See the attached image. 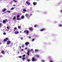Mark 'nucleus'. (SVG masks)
I'll return each instance as SVG.
<instances>
[{
    "mask_svg": "<svg viewBox=\"0 0 62 62\" xmlns=\"http://www.w3.org/2000/svg\"><path fill=\"white\" fill-rule=\"evenodd\" d=\"M46 29L45 28H43L41 30H40V31H45V30H46Z\"/></svg>",
    "mask_w": 62,
    "mask_h": 62,
    "instance_id": "nucleus-10",
    "label": "nucleus"
},
{
    "mask_svg": "<svg viewBox=\"0 0 62 62\" xmlns=\"http://www.w3.org/2000/svg\"><path fill=\"white\" fill-rule=\"evenodd\" d=\"M21 18L22 19L24 18V15L22 16L21 17Z\"/></svg>",
    "mask_w": 62,
    "mask_h": 62,
    "instance_id": "nucleus-14",
    "label": "nucleus"
},
{
    "mask_svg": "<svg viewBox=\"0 0 62 62\" xmlns=\"http://www.w3.org/2000/svg\"><path fill=\"white\" fill-rule=\"evenodd\" d=\"M15 34H19V31H16L15 32Z\"/></svg>",
    "mask_w": 62,
    "mask_h": 62,
    "instance_id": "nucleus-13",
    "label": "nucleus"
},
{
    "mask_svg": "<svg viewBox=\"0 0 62 62\" xmlns=\"http://www.w3.org/2000/svg\"><path fill=\"white\" fill-rule=\"evenodd\" d=\"M21 47L22 48H23L24 47V46L23 45H22L21 46Z\"/></svg>",
    "mask_w": 62,
    "mask_h": 62,
    "instance_id": "nucleus-29",
    "label": "nucleus"
},
{
    "mask_svg": "<svg viewBox=\"0 0 62 62\" xmlns=\"http://www.w3.org/2000/svg\"><path fill=\"white\" fill-rule=\"evenodd\" d=\"M29 29L30 31H32L33 30V29L32 28H29Z\"/></svg>",
    "mask_w": 62,
    "mask_h": 62,
    "instance_id": "nucleus-8",
    "label": "nucleus"
},
{
    "mask_svg": "<svg viewBox=\"0 0 62 62\" xmlns=\"http://www.w3.org/2000/svg\"><path fill=\"white\" fill-rule=\"evenodd\" d=\"M25 49H26V50H27V48H26V47L25 48Z\"/></svg>",
    "mask_w": 62,
    "mask_h": 62,
    "instance_id": "nucleus-46",
    "label": "nucleus"
},
{
    "mask_svg": "<svg viewBox=\"0 0 62 62\" xmlns=\"http://www.w3.org/2000/svg\"><path fill=\"white\" fill-rule=\"evenodd\" d=\"M29 39H31V37H30V36H29Z\"/></svg>",
    "mask_w": 62,
    "mask_h": 62,
    "instance_id": "nucleus-43",
    "label": "nucleus"
},
{
    "mask_svg": "<svg viewBox=\"0 0 62 62\" xmlns=\"http://www.w3.org/2000/svg\"><path fill=\"white\" fill-rule=\"evenodd\" d=\"M9 39L8 38H6V39H3V41H4V42H6V41H7Z\"/></svg>",
    "mask_w": 62,
    "mask_h": 62,
    "instance_id": "nucleus-3",
    "label": "nucleus"
},
{
    "mask_svg": "<svg viewBox=\"0 0 62 62\" xmlns=\"http://www.w3.org/2000/svg\"><path fill=\"white\" fill-rule=\"evenodd\" d=\"M21 51H23V49H21Z\"/></svg>",
    "mask_w": 62,
    "mask_h": 62,
    "instance_id": "nucleus-45",
    "label": "nucleus"
},
{
    "mask_svg": "<svg viewBox=\"0 0 62 62\" xmlns=\"http://www.w3.org/2000/svg\"><path fill=\"white\" fill-rule=\"evenodd\" d=\"M16 19V17L15 16H14L13 18V20H15Z\"/></svg>",
    "mask_w": 62,
    "mask_h": 62,
    "instance_id": "nucleus-16",
    "label": "nucleus"
},
{
    "mask_svg": "<svg viewBox=\"0 0 62 62\" xmlns=\"http://www.w3.org/2000/svg\"><path fill=\"white\" fill-rule=\"evenodd\" d=\"M13 1L15 2V3H16L17 2V0H13Z\"/></svg>",
    "mask_w": 62,
    "mask_h": 62,
    "instance_id": "nucleus-21",
    "label": "nucleus"
},
{
    "mask_svg": "<svg viewBox=\"0 0 62 62\" xmlns=\"http://www.w3.org/2000/svg\"><path fill=\"white\" fill-rule=\"evenodd\" d=\"M7 0H5V1H6Z\"/></svg>",
    "mask_w": 62,
    "mask_h": 62,
    "instance_id": "nucleus-53",
    "label": "nucleus"
},
{
    "mask_svg": "<svg viewBox=\"0 0 62 62\" xmlns=\"http://www.w3.org/2000/svg\"><path fill=\"white\" fill-rule=\"evenodd\" d=\"M19 58H22V56H19Z\"/></svg>",
    "mask_w": 62,
    "mask_h": 62,
    "instance_id": "nucleus-36",
    "label": "nucleus"
},
{
    "mask_svg": "<svg viewBox=\"0 0 62 62\" xmlns=\"http://www.w3.org/2000/svg\"><path fill=\"white\" fill-rule=\"evenodd\" d=\"M39 55H36V57H39Z\"/></svg>",
    "mask_w": 62,
    "mask_h": 62,
    "instance_id": "nucleus-19",
    "label": "nucleus"
},
{
    "mask_svg": "<svg viewBox=\"0 0 62 62\" xmlns=\"http://www.w3.org/2000/svg\"><path fill=\"white\" fill-rule=\"evenodd\" d=\"M61 12H62V10H61Z\"/></svg>",
    "mask_w": 62,
    "mask_h": 62,
    "instance_id": "nucleus-50",
    "label": "nucleus"
},
{
    "mask_svg": "<svg viewBox=\"0 0 62 62\" xmlns=\"http://www.w3.org/2000/svg\"><path fill=\"white\" fill-rule=\"evenodd\" d=\"M3 35H6V33L5 32H4L3 33Z\"/></svg>",
    "mask_w": 62,
    "mask_h": 62,
    "instance_id": "nucleus-35",
    "label": "nucleus"
},
{
    "mask_svg": "<svg viewBox=\"0 0 62 62\" xmlns=\"http://www.w3.org/2000/svg\"><path fill=\"white\" fill-rule=\"evenodd\" d=\"M35 52H39V50H38V49H35Z\"/></svg>",
    "mask_w": 62,
    "mask_h": 62,
    "instance_id": "nucleus-18",
    "label": "nucleus"
},
{
    "mask_svg": "<svg viewBox=\"0 0 62 62\" xmlns=\"http://www.w3.org/2000/svg\"><path fill=\"white\" fill-rule=\"evenodd\" d=\"M34 39H32V41H34Z\"/></svg>",
    "mask_w": 62,
    "mask_h": 62,
    "instance_id": "nucleus-40",
    "label": "nucleus"
},
{
    "mask_svg": "<svg viewBox=\"0 0 62 62\" xmlns=\"http://www.w3.org/2000/svg\"><path fill=\"white\" fill-rule=\"evenodd\" d=\"M26 3L28 5H30V3L29 2H27V1H26Z\"/></svg>",
    "mask_w": 62,
    "mask_h": 62,
    "instance_id": "nucleus-12",
    "label": "nucleus"
},
{
    "mask_svg": "<svg viewBox=\"0 0 62 62\" xmlns=\"http://www.w3.org/2000/svg\"><path fill=\"white\" fill-rule=\"evenodd\" d=\"M7 12H8V13H10V11H8V10L7 11Z\"/></svg>",
    "mask_w": 62,
    "mask_h": 62,
    "instance_id": "nucleus-28",
    "label": "nucleus"
},
{
    "mask_svg": "<svg viewBox=\"0 0 62 62\" xmlns=\"http://www.w3.org/2000/svg\"><path fill=\"white\" fill-rule=\"evenodd\" d=\"M24 33H26V34H28L29 33V31L25 30V31H24Z\"/></svg>",
    "mask_w": 62,
    "mask_h": 62,
    "instance_id": "nucleus-5",
    "label": "nucleus"
},
{
    "mask_svg": "<svg viewBox=\"0 0 62 62\" xmlns=\"http://www.w3.org/2000/svg\"><path fill=\"white\" fill-rule=\"evenodd\" d=\"M6 10H7V9L5 8H4L3 10H2V12H5V11Z\"/></svg>",
    "mask_w": 62,
    "mask_h": 62,
    "instance_id": "nucleus-11",
    "label": "nucleus"
},
{
    "mask_svg": "<svg viewBox=\"0 0 62 62\" xmlns=\"http://www.w3.org/2000/svg\"><path fill=\"white\" fill-rule=\"evenodd\" d=\"M34 27L36 28V27H37V25H34Z\"/></svg>",
    "mask_w": 62,
    "mask_h": 62,
    "instance_id": "nucleus-26",
    "label": "nucleus"
},
{
    "mask_svg": "<svg viewBox=\"0 0 62 62\" xmlns=\"http://www.w3.org/2000/svg\"><path fill=\"white\" fill-rule=\"evenodd\" d=\"M21 48H22V47H21V46H19V49H21Z\"/></svg>",
    "mask_w": 62,
    "mask_h": 62,
    "instance_id": "nucleus-39",
    "label": "nucleus"
},
{
    "mask_svg": "<svg viewBox=\"0 0 62 62\" xmlns=\"http://www.w3.org/2000/svg\"><path fill=\"white\" fill-rule=\"evenodd\" d=\"M14 29H15V30H16V29H17V28L15 27L14 28Z\"/></svg>",
    "mask_w": 62,
    "mask_h": 62,
    "instance_id": "nucleus-38",
    "label": "nucleus"
},
{
    "mask_svg": "<svg viewBox=\"0 0 62 62\" xmlns=\"http://www.w3.org/2000/svg\"><path fill=\"white\" fill-rule=\"evenodd\" d=\"M1 53H2V54H5V52L4 51H1Z\"/></svg>",
    "mask_w": 62,
    "mask_h": 62,
    "instance_id": "nucleus-17",
    "label": "nucleus"
},
{
    "mask_svg": "<svg viewBox=\"0 0 62 62\" xmlns=\"http://www.w3.org/2000/svg\"><path fill=\"white\" fill-rule=\"evenodd\" d=\"M25 54H24L23 55V57H25Z\"/></svg>",
    "mask_w": 62,
    "mask_h": 62,
    "instance_id": "nucleus-32",
    "label": "nucleus"
},
{
    "mask_svg": "<svg viewBox=\"0 0 62 62\" xmlns=\"http://www.w3.org/2000/svg\"><path fill=\"white\" fill-rule=\"evenodd\" d=\"M10 43H11V41H10L9 40L7 42V43L8 45H9V44H10Z\"/></svg>",
    "mask_w": 62,
    "mask_h": 62,
    "instance_id": "nucleus-7",
    "label": "nucleus"
},
{
    "mask_svg": "<svg viewBox=\"0 0 62 62\" xmlns=\"http://www.w3.org/2000/svg\"><path fill=\"white\" fill-rule=\"evenodd\" d=\"M20 33H22V31H21L20 32Z\"/></svg>",
    "mask_w": 62,
    "mask_h": 62,
    "instance_id": "nucleus-47",
    "label": "nucleus"
},
{
    "mask_svg": "<svg viewBox=\"0 0 62 62\" xmlns=\"http://www.w3.org/2000/svg\"><path fill=\"white\" fill-rule=\"evenodd\" d=\"M41 61H42V62H45V61L43 60H42Z\"/></svg>",
    "mask_w": 62,
    "mask_h": 62,
    "instance_id": "nucleus-41",
    "label": "nucleus"
},
{
    "mask_svg": "<svg viewBox=\"0 0 62 62\" xmlns=\"http://www.w3.org/2000/svg\"><path fill=\"white\" fill-rule=\"evenodd\" d=\"M11 10H13V9H14V8H12L11 9Z\"/></svg>",
    "mask_w": 62,
    "mask_h": 62,
    "instance_id": "nucleus-33",
    "label": "nucleus"
},
{
    "mask_svg": "<svg viewBox=\"0 0 62 62\" xmlns=\"http://www.w3.org/2000/svg\"><path fill=\"white\" fill-rule=\"evenodd\" d=\"M7 21H8V20L6 19H5V20H3L2 21L3 23H6Z\"/></svg>",
    "mask_w": 62,
    "mask_h": 62,
    "instance_id": "nucleus-2",
    "label": "nucleus"
},
{
    "mask_svg": "<svg viewBox=\"0 0 62 62\" xmlns=\"http://www.w3.org/2000/svg\"><path fill=\"white\" fill-rule=\"evenodd\" d=\"M1 27V24L0 23V27Z\"/></svg>",
    "mask_w": 62,
    "mask_h": 62,
    "instance_id": "nucleus-49",
    "label": "nucleus"
},
{
    "mask_svg": "<svg viewBox=\"0 0 62 62\" xmlns=\"http://www.w3.org/2000/svg\"><path fill=\"white\" fill-rule=\"evenodd\" d=\"M24 59H25V58L24 57H23L22 58V60H24Z\"/></svg>",
    "mask_w": 62,
    "mask_h": 62,
    "instance_id": "nucleus-31",
    "label": "nucleus"
},
{
    "mask_svg": "<svg viewBox=\"0 0 62 62\" xmlns=\"http://www.w3.org/2000/svg\"><path fill=\"white\" fill-rule=\"evenodd\" d=\"M30 51H33V49H31Z\"/></svg>",
    "mask_w": 62,
    "mask_h": 62,
    "instance_id": "nucleus-42",
    "label": "nucleus"
},
{
    "mask_svg": "<svg viewBox=\"0 0 62 62\" xmlns=\"http://www.w3.org/2000/svg\"><path fill=\"white\" fill-rule=\"evenodd\" d=\"M23 11H24L25 12H26V10L25 9H24L23 10Z\"/></svg>",
    "mask_w": 62,
    "mask_h": 62,
    "instance_id": "nucleus-22",
    "label": "nucleus"
},
{
    "mask_svg": "<svg viewBox=\"0 0 62 62\" xmlns=\"http://www.w3.org/2000/svg\"><path fill=\"white\" fill-rule=\"evenodd\" d=\"M7 28L8 29H9V27H8V26L7 27Z\"/></svg>",
    "mask_w": 62,
    "mask_h": 62,
    "instance_id": "nucleus-37",
    "label": "nucleus"
},
{
    "mask_svg": "<svg viewBox=\"0 0 62 62\" xmlns=\"http://www.w3.org/2000/svg\"><path fill=\"white\" fill-rule=\"evenodd\" d=\"M19 17H20L19 15H18L17 16V18H19Z\"/></svg>",
    "mask_w": 62,
    "mask_h": 62,
    "instance_id": "nucleus-24",
    "label": "nucleus"
},
{
    "mask_svg": "<svg viewBox=\"0 0 62 62\" xmlns=\"http://www.w3.org/2000/svg\"><path fill=\"white\" fill-rule=\"evenodd\" d=\"M25 45H26V46H28V45L29 44V42H26L25 43Z\"/></svg>",
    "mask_w": 62,
    "mask_h": 62,
    "instance_id": "nucleus-9",
    "label": "nucleus"
},
{
    "mask_svg": "<svg viewBox=\"0 0 62 62\" xmlns=\"http://www.w3.org/2000/svg\"><path fill=\"white\" fill-rule=\"evenodd\" d=\"M18 28H19V29H20V28H21V26H18Z\"/></svg>",
    "mask_w": 62,
    "mask_h": 62,
    "instance_id": "nucleus-27",
    "label": "nucleus"
},
{
    "mask_svg": "<svg viewBox=\"0 0 62 62\" xmlns=\"http://www.w3.org/2000/svg\"><path fill=\"white\" fill-rule=\"evenodd\" d=\"M33 4L34 5H35H35H36V2H34L33 3Z\"/></svg>",
    "mask_w": 62,
    "mask_h": 62,
    "instance_id": "nucleus-15",
    "label": "nucleus"
},
{
    "mask_svg": "<svg viewBox=\"0 0 62 62\" xmlns=\"http://www.w3.org/2000/svg\"><path fill=\"white\" fill-rule=\"evenodd\" d=\"M15 6V5H13V6Z\"/></svg>",
    "mask_w": 62,
    "mask_h": 62,
    "instance_id": "nucleus-48",
    "label": "nucleus"
},
{
    "mask_svg": "<svg viewBox=\"0 0 62 62\" xmlns=\"http://www.w3.org/2000/svg\"><path fill=\"white\" fill-rule=\"evenodd\" d=\"M25 16L27 18H30V16L29 15V14H27L25 15Z\"/></svg>",
    "mask_w": 62,
    "mask_h": 62,
    "instance_id": "nucleus-1",
    "label": "nucleus"
},
{
    "mask_svg": "<svg viewBox=\"0 0 62 62\" xmlns=\"http://www.w3.org/2000/svg\"><path fill=\"white\" fill-rule=\"evenodd\" d=\"M21 20V19H20V18H18L17 19V20Z\"/></svg>",
    "mask_w": 62,
    "mask_h": 62,
    "instance_id": "nucleus-23",
    "label": "nucleus"
},
{
    "mask_svg": "<svg viewBox=\"0 0 62 62\" xmlns=\"http://www.w3.org/2000/svg\"><path fill=\"white\" fill-rule=\"evenodd\" d=\"M32 14H30V16H32Z\"/></svg>",
    "mask_w": 62,
    "mask_h": 62,
    "instance_id": "nucleus-44",
    "label": "nucleus"
},
{
    "mask_svg": "<svg viewBox=\"0 0 62 62\" xmlns=\"http://www.w3.org/2000/svg\"><path fill=\"white\" fill-rule=\"evenodd\" d=\"M1 44V43H0V44Z\"/></svg>",
    "mask_w": 62,
    "mask_h": 62,
    "instance_id": "nucleus-52",
    "label": "nucleus"
},
{
    "mask_svg": "<svg viewBox=\"0 0 62 62\" xmlns=\"http://www.w3.org/2000/svg\"><path fill=\"white\" fill-rule=\"evenodd\" d=\"M31 60L33 62H34V61H36V60H35V59L34 58V57H33L31 59Z\"/></svg>",
    "mask_w": 62,
    "mask_h": 62,
    "instance_id": "nucleus-4",
    "label": "nucleus"
},
{
    "mask_svg": "<svg viewBox=\"0 0 62 62\" xmlns=\"http://www.w3.org/2000/svg\"><path fill=\"white\" fill-rule=\"evenodd\" d=\"M59 26H60V27H62V25L61 24H60L59 25Z\"/></svg>",
    "mask_w": 62,
    "mask_h": 62,
    "instance_id": "nucleus-30",
    "label": "nucleus"
},
{
    "mask_svg": "<svg viewBox=\"0 0 62 62\" xmlns=\"http://www.w3.org/2000/svg\"><path fill=\"white\" fill-rule=\"evenodd\" d=\"M21 40H23V37H21Z\"/></svg>",
    "mask_w": 62,
    "mask_h": 62,
    "instance_id": "nucleus-34",
    "label": "nucleus"
},
{
    "mask_svg": "<svg viewBox=\"0 0 62 62\" xmlns=\"http://www.w3.org/2000/svg\"><path fill=\"white\" fill-rule=\"evenodd\" d=\"M50 62H54V61L53 60H50Z\"/></svg>",
    "mask_w": 62,
    "mask_h": 62,
    "instance_id": "nucleus-25",
    "label": "nucleus"
},
{
    "mask_svg": "<svg viewBox=\"0 0 62 62\" xmlns=\"http://www.w3.org/2000/svg\"><path fill=\"white\" fill-rule=\"evenodd\" d=\"M37 0V1H39V0Z\"/></svg>",
    "mask_w": 62,
    "mask_h": 62,
    "instance_id": "nucleus-51",
    "label": "nucleus"
},
{
    "mask_svg": "<svg viewBox=\"0 0 62 62\" xmlns=\"http://www.w3.org/2000/svg\"><path fill=\"white\" fill-rule=\"evenodd\" d=\"M28 52L27 53V54H28V55H29V53H30V52H31V50H27Z\"/></svg>",
    "mask_w": 62,
    "mask_h": 62,
    "instance_id": "nucleus-6",
    "label": "nucleus"
},
{
    "mask_svg": "<svg viewBox=\"0 0 62 62\" xmlns=\"http://www.w3.org/2000/svg\"><path fill=\"white\" fill-rule=\"evenodd\" d=\"M26 60L28 62H29L30 61V60L29 59H27Z\"/></svg>",
    "mask_w": 62,
    "mask_h": 62,
    "instance_id": "nucleus-20",
    "label": "nucleus"
}]
</instances>
